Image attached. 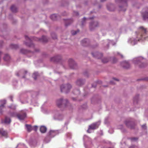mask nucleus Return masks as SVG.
I'll return each mask as SVG.
<instances>
[{"label":"nucleus","instance_id":"nucleus-47","mask_svg":"<svg viewBox=\"0 0 148 148\" xmlns=\"http://www.w3.org/2000/svg\"><path fill=\"white\" fill-rule=\"evenodd\" d=\"M86 18H83V20H84V21L86 20Z\"/></svg>","mask_w":148,"mask_h":148},{"label":"nucleus","instance_id":"nucleus-12","mask_svg":"<svg viewBox=\"0 0 148 148\" xmlns=\"http://www.w3.org/2000/svg\"><path fill=\"white\" fill-rule=\"evenodd\" d=\"M47 130L46 127L44 126H41L40 128V131L41 132L44 133Z\"/></svg>","mask_w":148,"mask_h":148},{"label":"nucleus","instance_id":"nucleus-28","mask_svg":"<svg viewBox=\"0 0 148 148\" xmlns=\"http://www.w3.org/2000/svg\"><path fill=\"white\" fill-rule=\"evenodd\" d=\"M79 32V30H77V31H71V33L73 35H75L77 34V33Z\"/></svg>","mask_w":148,"mask_h":148},{"label":"nucleus","instance_id":"nucleus-40","mask_svg":"<svg viewBox=\"0 0 148 148\" xmlns=\"http://www.w3.org/2000/svg\"><path fill=\"white\" fill-rule=\"evenodd\" d=\"M113 79L114 80H116V81H119V79H116V78H113Z\"/></svg>","mask_w":148,"mask_h":148},{"label":"nucleus","instance_id":"nucleus-34","mask_svg":"<svg viewBox=\"0 0 148 148\" xmlns=\"http://www.w3.org/2000/svg\"><path fill=\"white\" fill-rule=\"evenodd\" d=\"M54 131H50L49 133H50V134L51 135L53 133H54Z\"/></svg>","mask_w":148,"mask_h":148},{"label":"nucleus","instance_id":"nucleus-42","mask_svg":"<svg viewBox=\"0 0 148 148\" xmlns=\"http://www.w3.org/2000/svg\"><path fill=\"white\" fill-rule=\"evenodd\" d=\"M106 0H100V1L101 2H103L105 1H106Z\"/></svg>","mask_w":148,"mask_h":148},{"label":"nucleus","instance_id":"nucleus-35","mask_svg":"<svg viewBox=\"0 0 148 148\" xmlns=\"http://www.w3.org/2000/svg\"><path fill=\"white\" fill-rule=\"evenodd\" d=\"M129 148H138V147L137 146H133L130 147Z\"/></svg>","mask_w":148,"mask_h":148},{"label":"nucleus","instance_id":"nucleus-30","mask_svg":"<svg viewBox=\"0 0 148 148\" xmlns=\"http://www.w3.org/2000/svg\"><path fill=\"white\" fill-rule=\"evenodd\" d=\"M38 129V127L36 126H34L32 128V130L36 131Z\"/></svg>","mask_w":148,"mask_h":148},{"label":"nucleus","instance_id":"nucleus-4","mask_svg":"<svg viewBox=\"0 0 148 148\" xmlns=\"http://www.w3.org/2000/svg\"><path fill=\"white\" fill-rule=\"evenodd\" d=\"M138 30L139 31L142 32L143 34H140L138 35V37L141 38L143 37V36L146 34V29L145 28L143 27H140L138 28Z\"/></svg>","mask_w":148,"mask_h":148},{"label":"nucleus","instance_id":"nucleus-20","mask_svg":"<svg viewBox=\"0 0 148 148\" xmlns=\"http://www.w3.org/2000/svg\"><path fill=\"white\" fill-rule=\"evenodd\" d=\"M73 22L71 19H68L66 20L65 23L66 26H67Z\"/></svg>","mask_w":148,"mask_h":148},{"label":"nucleus","instance_id":"nucleus-14","mask_svg":"<svg viewBox=\"0 0 148 148\" xmlns=\"http://www.w3.org/2000/svg\"><path fill=\"white\" fill-rule=\"evenodd\" d=\"M84 83V81L82 80L79 79L76 82L77 85L79 86H81Z\"/></svg>","mask_w":148,"mask_h":148},{"label":"nucleus","instance_id":"nucleus-36","mask_svg":"<svg viewBox=\"0 0 148 148\" xmlns=\"http://www.w3.org/2000/svg\"><path fill=\"white\" fill-rule=\"evenodd\" d=\"M22 72L24 73L25 74L27 73V71L25 70H23L22 71Z\"/></svg>","mask_w":148,"mask_h":148},{"label":"nucleus","instance_id":"nucleus-16","mask_svg":"<svg viewBox=\"0 0 148 148\" xmlns=\"http://www.w3.org/2000/svg\"><path fill=\"white\" fill-rule=\"evenodd\" d=\"M3 59L5 61H8L10 59V57L8 54H6L5 55Z\"/></svg>","mask_w":148,"mask_h":148},{"label":"nucleus","instance_id":"nucleus-27","mask_svg":"<svg viewBox=\"0 0 148 148\" xmlns=\"http://www.w3.org/2000/svg\"><path fill=\"white\" fill-rule=\"evenodd\" d=\"M21 52L23 54H26L27 53V51L24 49H21Z\"/></svg>","mask_w":148,"mask_h":148},{"label":"nucleus","instance_id":"nucleus-23","mask_svg":"<svg viewBox=\"0 0 148 148\" xmlns=\"http://www.w3.org/2000/svg\"><path fill=\"white\" fill-rule=\"evenodd\" d=\"M3 103H4L3 104H2L0 106V113H1L2 112V110L4 107V104L6 103V101H3Z\"/></svg>","mask_w":148,"mask_h":148},{"label":"nucleus","instance_id":"nucleus-13","mask_svg":"<svg viewBox=\"0 0 148 148\" xmlns=\"http://www.w3.org/2000/svg\"><path fill=\"white\" fill-rule=\"evenodd\" d=\"M113 5L112 4H110L109 5H107V8L108 10L110 11H114V9H113Z\"/></svg>","mask_w":148,"mask_h":148},{"label":"nucleus","instance_id":"nucleus-31","mask_svg":"<svg viewBox=\"0 0 148 148\" xmlns=\"http://www.w3.org/2000/svg\"><path fill=\"white\" fill-rule=\"evenodd\" d=\"M123 67L125 69H128L130 67V65H123Z\"/></svg>","mask_w":148,"mask_h":148},{"label":"nucleus","instance_id":"nucleus-39","mask_svg":"<svg viewBox=\"0 0 148 148\" xmlns=\"http://www.w3.org/2000/svg\"><path fill=\"white\" fill-rule=\"evenodd\" d=\"M75 15H79V14H78V12H75Z\"/></svg>","mask_w":148,"mask_h":148},{"label":"nucleus","instance_id":"nucleus-15","mask_svg":"<svg viewBox=\"0 0 148 148\" xmlns=\"http://www.w3.org/2000/svg\"><path fill=\"white\" fill-rule=\"evenodd\" d=\"M26 126L28 132H30L32 130V128L31 125L27 124L26 125Z\"/></svg>","mask_w":148,"mask_h":148},{"label":"nucleus","instance_id":"nucleus-7","mask_svg":"<svg viewBox=\"0 0 148 148\" xmlns=\"http://www.w3.org/2000/svg\"><path fill=\"white\" fill-rule=\"evenodd\" d=\"M61 59V56L58 55L51 58V61L53 62H57L59 61Z\"/></svg>","mask_w":148,"mask_h":148},{"label":"nucleus","instance_id":"nucleus-25","mask_svg":"<svg viewBox=\"0 0 148 148\" xmlns=\"http://www.w3.org/2000/svg\"><path fill=\"white\" fill-rule=\"evenodd\" d=\"M12 49H16L18 47V46L16 45L11 44L10 45Z\"/></svg>","mask_w":148,"mask_h":148},{"label":"nucleus","instance_id":"nucleus-38","mask_svg":"<svg viewBox=\"0 0 148 148\" xmlns=\"http://www.w3.org/2000/svg\"><path fill=\"white\" fill-rule=\"evenodd\" d=\"M3 43V42L2 41H0V46Z\"/></svg>","mask_w":148,"mask_h":148},{"label":"nucleus","instance_id":"nucleus-26","mask_svg":"<svg viewBox=\"0 0 148 148\" xmlns=\"http://www.w3.org/2000/svg\"><path fill=\"white\" fill-rule=\"evenodd\" d=\"M88 40L87 39H85L82 40V45L83 46H85V45L84 44V43H87V42L88 41Z\"/></svg>","mask_w":148,"mask_h":148},{"label":"nucleus","instance_id":"nucleus-24","mask_svg":"<svg viewBox=\"0 0 148 148\" xmlns=\"http://www.w3.org/2000/svg\"><path fill=\"white\" fill-rule=\"evenodd\" d=\"M38 75V73L37 72H35L33 74L32 77L35 80H36L37 77Z\"/></svg>","mask_w":148,"mask_h":148},{"label":"nucleus","instance_id":"nucleus-43","mask_svg":"<svg viewBox=\"0 0 148 148\" xmlns=\"http://www.w3.org/2000/svg\"><path fill=\"white\" fill-rule=\"evenodd\" d=\"M92 55L93 56H95V57H96V56H95V55H94V53H92Z\"/></svg>","mask_w":148,"mask_h":148},{"label":"nucleus","instance_id":"nucleus-10","mask_svg":"<svg viewBox=\"0 0 148 148\" xmlns=\"http://www.w3.org/2000/svg\"><path fill=\"white\" fill-rule=\"evenodd\" d=\"M98 127V126H97V123H94L92 124L89 126L88 130H87V132H89L88 130L89 129L94 130Z\"/></svg>","mask_w":148,"mask_h":148},{"label":"nucleus","instance_id":"nucleus-29","mask_svg":"<svg viewBox=\"0 0 148 148\" xmlns=\"http://www.w3.org/2000/svg\"><path fill=\"white\" fill-rule=\"evenodd\" d=\"M51 36L53 39H55L57 38V36L56 34L54 33H53L51 34Z\"/></svg>","mask_w":148,"mask_h":148},{"label":"nucleus","instance_id":"nucleus-32","mask_svg":"<svg viewBox=\"0 0 148 148\" xmlns=\"http://www.w3.org/2000/svg\"><path fill=\"white\" fill-rule=\"evenodd\" d=\"M9 98L11 101H13V97L12 96H10L9 97Z\"/></svg>","mask_w":148,"mask_h":148},{"label":"nucleus","instance_id":"nucleus-37","mask_svg":"<svg viewBox=\"0 0 148 148\" xmlns=\"http://www.w3.org/2000/svg\"><path fill=\"white\" fill-rule=\"evenodd\" d=\"M137 139H138L137 138H132V140H137Z\"/></svg>","mask_w":148,"mask_h":148},{"label":"nucleus","instance_id":"nucleus-21","mask_svg":"<svg viewBox=\"0 0 148 148\" xmlns=\"http://www.w3.org/2000/svg\"><path fill=\"white\" fill-rule=\"evenodd\" d=\"M5 123H9L11 122V120L9 118L6 117L5 120Z\"/></svg>","mask_w":148,"mask_h":148},{"label":"nucleus","instance_id":"nucleus-18","mask_svg":"<svg viewBox=\"0 0 148 148\" xmlns=\"http://www.w3.org/2000/svg\"><path fill=\"white\" fill-rule=\"evenodd\" d=\"M126 125L128 127H130L131 128H133V127L130 125L132 123L129 121H126L125 122Z\"/></svg>","mask_w":148,"mask_h":148},{"label":"nucleus","instance_id":"nucleus-11","mask_svg":"<svg viewBox=\"0 0 148 148\" xmlns=\"http://www.w3.org/2000/svg\"><path fill=\"white\" fill-rule=\"evenodd\" d=\"M0 134L2 136L7 137L8 134L6 131L3 130V129H0Z\"/></svg>","mask_w":148,"mask_h":148},{"label":"nucleus","instance_id":"nucleus-17","mask_svg":"<svg viewBox=\"0 0 148 148\" xmlns=\"http://www.w3.org/2000/svg\"><path fill=\"white\" fill-rule=\"evenodd\" d=\"M57 16L56 14H53L50 16L51 18L53 20H56L57 19Z\"/></svg>","mask_w":148,"mask_h":148},{"label":"nucleus","instance_id":"nucleus-50","mask_svg":"<svg viewBox=\"0 0 148 148\" xmlns=\"http://www.w3.org/2000/svg\"><path fill=\"white\" fill-rule=\"evenodd\" d=\"M71 66H74V65H71Z\"/></svg>","mask_w":148,"mask_h":148},{"label":"nucleus","instance_id":"nucleus-19","mask_svg":"<svg viewBox=\"0 0 148 148\" xmlns=\"http://www.w3.org/2000/svg\"><path fill=\"white\" fill-rule=\"evenodd\" d=\"M11 11L14 12H16L17 11V9L16 7L14 5H12L11 7Z\"/></svg>","mask_w":148,"mask_h":148},{"label":"nucleus","instance_id":"nucleus-22","mask_svg":"<svg viewBox=\"0 0 148 148\" xmlns=\"http://www.w3.org/2000/svg\"><path fill=\"white\" fill-rule=\"evenodd\" d=\"M69 64H72L74 65L75 64V61L72 59H70L68 60Z\"/></svg>","mask_w":148,"mask_h":148},{"label":"nucleus","instance_id":"nucleus-5","mask_svg":"<svg viewBox=\"0 0 148 148\" xmlns=\"http://www.w3.org/2000/svg\"><path fill=\"white\" fill-rule=\"evenodd\" d=\"M62 103H68V101L66 99L62 100V99L58 100L57 101V104L58 106L60 107H61V106L62 105Z\"/></svg>","mask_w":148,"mask_h":148},{"label":"nucleus","instance_id":"nucleus-3","mask_svg":"<svg viewBox=\"0 0 148 148\" xmlns=\"http://www.w3.org/2000/svg\"><path fill=\"white\" fill-rule=\"evenodd\" d=\"M142 15L143 19L145 20L148 19V8L146 7L144 8L142 11Z\"/></svg>","mask_w":148,"mask_h":148},{"label":"nucleus","instance_id":"nucleus-41","mask_svg":"<svg viewBox=\"0 0 148 148\" xmlns=\"http://www.w3.org/2000/svg\"><path fill=\"white\" fill-rule=\"evenodd\" d=\"M16 75L18 76H19V73H16Z\"/></svg>","mask_w":148,"mask_h":148},{"label":"nucleus","instance_id":"nucleus-8","mask_svg":"<svg viewBox=\"0 0 148 148\" xmlns=\"http://www.w3.org/2000/svg\"><path fill=\"white\" fill-rule=\"evenodd\" d=\"M25 37L26 40L29 42V43L25 42V45L29 47H31L32 46H33V44L31 43V40L30 38L26 36H25Z\"/></svg>","mask_w":148,"mask_h":148},{"label":"nucleus","instance_id":"nucleus-48","mask_svg":"<svg viewBox=\"0 0 148 148\" xmlns=\"http://www.w3.org/2000/svg\"><path fill=\"white\" fill-rule=\"evenodd\" d=\"M77 91L78 92V93H79V90H77Z\"/></svg>","mask_w":148,"mask_h":148},{"label":"nucleus","instance_id":"nucleus-9","mask_svg":"<svg viewBox=\"0 0 148 148\" xmlns=\"http://www.w3.org/2000/svg\"><path fill=\"white\" fill-rule=\"evenodd\" d=\"M35 39L36 40L40 41L42 42H45L48 41L47 38L45 36H42L41 39L36 38Z\"/></svg>","mask_w":148,"mask_h":148},{"label":"nucleus","instance_id":"nucleus-6","mask_svg":"<svg viewBox=\"0 0 148 148\" xmlns=\"http://www.w3.org/2000/svg\"><path fill=\"white\" fill-rule=\"evenodd\" d=\"M98 25V23L97 22H93L91 23L90 24L89 27L90 30H92L93 29Z\"/></svg>","mask_w":148,"mask_h":148},{"label":"nucleus","instance_id":"nucleus-44","mask_svg":"<svg viewBox=\"0 0 148 148\" xmlns=\"http://www.w3.org/2000/svg\"><path fill=\"white\" fill-rule=\"evenodd\" d=\"M96 54H97V55H99V54H100V55H102L100 53H96Z\"/></svg>","mask_w":148,"mask_h":148},{"label":"nucleus","instance_id":"nucleus-49","mask_svg":"<svg viewBox=\"0 0 148 148\" xmlns=\"http://www.w3.org/2000/svg\"><path fill=\"white\" fill-rule=\"evenodd\" d=\"M147 80H148V78H147Z\"/></svg>","mask_w":148,"mask_h":148},{"label":"nucleus","instance_id":"nucleus-1","mask_svg":"<svg viewBox=\"0 0 148 148\" xmlns=\"http://www.w3.org/2000/svg\"><path fill=\"white\" fill-rule=\"evenodd\" d=\"M11 116H16L18 119L21 120L24 119L25 118L26 114L24 112L21 111L19 114H17L15 112L11 114Z\"/></svg>","mask_w":148,"mask_h":148},{"label":"nucleus","instance_id":"nucleus-33","mask_svg":"<svg viewBox=\"0 0 148 148\" xmlns=\"http://www.w3.org/2000/svg\"><path fill=\"white\" fill-rule=\"evenodd\" d=\"M142 127L144 129H146V126L145 125H143L142 126Z\"/></svg>","mask_w":148,"mask_h":148},{"label":"nucleus","instance_id":"nucleus-46","mask_svg":"<svg viewBox=\"0 0 148 148\" xmlns=\"http://www.w3.org/2000/svg\"><path fill=\"white\" fill-rule=\"evenodd\" d=\"M93 18H94V17H92V18H90V19H93Z\"/></svg>","mask_w":148,"mask_h":148},{"label":"nucleus","instance_id":"nucleus-51","mask_svg":"<svg viewBox=\"0 0 148 148\" xmlns=\"http://www.w3.org/2000/svg\"><path fill=\"white\" fill-rule=\"evenodd\" d=\"M23 78H24V77H24V76H23Z\"/></svg>","mask_w":148,"mask_h":148},{"label":"nucleus","instance_id":"nucleus-2","mask_svg":"<svg viewBox=\"0 0 148 148\" xmlns=\"http://www.w3.org/2000/svg\"><path fill=\"white\" fill-rule=\"evenodd\" d=\"M71 88V86L70 84H67L65 85H62L60 86L61 92H64L66 93L68 92Z\"/></svg>","mask_w":148,"mask_h":148},{"label":"nucleus","instance_id":"nucleus-45","mask_svg":"<svg viewBox=\"0 0 148 148\" xmlns=\"http://www.w3.org/2000/svg\"><path fill=\"white\" fill-rule=\"evenodd\" d=\"M110 83H111V84H114V83H112V81H111V82H110Z\"/></svg>","mask_w":148,"mask_h":148}]
</instances>
